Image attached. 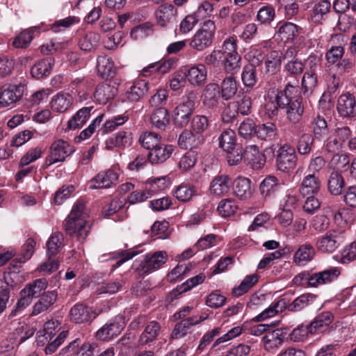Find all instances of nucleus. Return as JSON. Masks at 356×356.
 <instances>
[{
	"mask_svg": "<svg viewBox=\"0 0 356 356\" xmlns=\"http://www.w3.org/2000/svg\"><path fill=\"white\" fill-rule=\"evenodd\" d=\"M88 216L85 203L82 200L76 201L65 220L64 228L66 232L79 241L85 240L90 230L87 220Z\"/></svg>",
	"mask_w": 356,
	"mask_h": 356,
	"instance_id": "1",
	"label": "nucleus"
},
{
	"mask_svg": "<svg viewBox=\"0 0 356 356\" xmlns=\"http://www.w3.org/2000/svg\"><path fill=\"white\" fill-rule=\"evenodd\" d=\"M293 86L288 83L284 90L268 91L265 97L264 111L265 114L273 118L277 115L279 108H284L286 104V94H290L293 90Z\"/></svg>",
	"mask_w": 356,
	"mask_h": 356,
	"instance_id": "2",
	"label": "nucleus"
},
{
	"mask_svg": "<svg viewBox=\"0 0 356 356\" xmlns=\"http://www.w3.org/2000/svg\"><path fill=\"white\" fill-rule=\"evenodd\" d=\"M215 31V22L211 19L205 21L193 35L189 44L190 47L196 51L204 50L211 44Z\"/></svg>",
	"mask_w": 356,
	"mask_h": 356,
	"instance_id": "3",
	"label": "nucleus"
},
{
	"mask_svg": "<svg viewBox=\"0 0 356 356\" xmlns=\"http://www.w3.org/2000/svg\"><path fill=\"white\" fill-rule=\"evenodd\" d=\"M297 162L298 156L293 146L284 144L279 148L276 158L277 168L279 171L289 173L295 169Z\"/></svg>",
	"mask_w": 356,
	"mask_h": 356,
	"instance_id": "4",
	"label": "nucleus"
},
{
	"mask_svg": "<svg viewBox=\"0 0 356 356\" xmlns=\"http://www.w3.org/2000/svg\"><path fill=\"white\" fill-rule=\"evenodd\" d=\"M344 241L342 232L332 229L318 238L316 242L317 250L323 253L334 252Z\"/></svg>",
	"mask_w": 356,
	"mask_h": 356,
	"instance_id": "5",
	"label": "nucleus"
},
{
	"mask_svg": "<svg viewBox=\"0 0 356 356\" xmlns=\"http://www.w3.org/2000/svg\"><path fill=\"white\" fill-rule=\"evenodd\" d=\"M74 152V147L67 141L58 139L51 145L49 155L45 161L46 165L50 166L56 163L63 162Z\"/></svg>",
	"mask_w": 356,
	"mask_h": 356,
	"instance_id": "6",
	"label": "nucleus"
},
{
	"mask_svg": "<svg viewBox=\"0 0 356 356\" xmlns=\"http://www.w3.org/2000/svg\"><path fill=\"white\" fill-rule=\"evenodd\" d=\"M195 94L190 92L183 103L177 106L174 112V121L177 125L184 127L188 124L195 108Z\"/></svg>",
	"mask_w": 356,
	"mask_h": 356,
	"instance_id": "7",
	"label": "nucleus"
},
{
	"mask_svg": "<svg viewBox=\"0 0 356 356\" xmlns=\"http://www.w3.org/2000/svg\"><path fill=\"white\" fill-rule=\"evenodd\" d=\"M293 90L290 94H286V113L289 120L296 123L300 120L303 113L304 106L302 103V97L298 95V88L293 86Z\"/></svg>",
	"mask_w": 356,
	"mask_h": 356,
	"instance_id": "8",
	"label": "nucleus"
},
{
	"mask_svg": "<svg viewBox=\"0 0 356 356\" xmlns=\"http://www.w3.org/2000/svg\"><path fill=\"white\" fill-rule=\"evenodd\" d=\"M341 275V268L339 267H330L323 270L308 275L305 280L308 286L318 287L330 284L336 280Z\"/></svg>",
	"mask_w": 356,
	"mask_h": 356,
	"instance_id": "9",
	"label": "nucleus"
},
{
	"mask_svg": "<svg viewBox=\"0 0 356 356\" xmlns=\"http://www.w3.org/2000/svg\"><path fill=\"white\" fill-rule=\"evenodd\" d=\"M24 86L8 84L0 88V107L4 108L15 104L23 96Z\"/></svg>",
	"mask_w": 356,
	"mask_h": 356,
	"instance_id": "10",
	"label": "nucleus"
},
{
	"mask_svg": "<svg viewBox=\"0 0 356 356\" xmlns=\"http://www.w3.org/2000/svg\"><path fill=\"white\" fill-rule=\"evenodd\" d=\"M352 131L347 126L337 127L329 138L326 148L330 152H335L342 149L343 144L350 137Z\"/></svg>",
	"mask_w": 356,
	"mask_h": 356,
	"instance_id": "11",
	"label": "nucleus"
},
{
	"mask_svg": "<svg viewBox=\"0 0 356 356\" xmlns=\"http://www.w3.org/2000/svg\"><path fill=\"white\" fill-rule=\"evenodd\" d=\"M168 260V254L165 251H156L154 253L147 254L140 266L144 274H148L159 269Z\"/></svg>",
	"mask_w": 356,
	"mask_h": 356,
	"instance_id": "12",
	"label": "nucleus"
},
{
	"mask_svg": "<svg viewBox=\"0 0 356 356\" xmlns=\"http://www.w3.org/2000/svg\"><path fill=\"white\" fill-rule=\"evenodd\" d=\"M177 9L172 4H162L154 13L156 24L161 27L173 24L177 20Z\"/></svg>",
	"mask_w": 356,
	"mask_h": 356,
	"instance_id": "13",
	"label": "nucleus"
},
{
	"mask_svg": "<svg viewBox=\"0 0 356 356\" xmlns=\"http://www.w3.org/2000/svg\"><path fill=\"white\" fill-rule=\"evenodd\" d=\"M337 110L339 115L343 118H350L356 115V100L350 92L341 94L337 104Z\"/></svg>",
	"mask_w": 356,
	"mask_h": 356,
	"instance_id": "14",
	"label": "nucleus"
},
{
	"mask_svg": "<svg viewBox=\"0 0 356 356\" xmlns=\"http://www.w3.org/2000/svg\"><path fill=\"white\" fill-rule=\"evenodd\" d=\"M285 329L277 328L271 330L270 328L262 337L264 348L266 350L270 352L278 349L284 342L285 335Z\"/></svg>",
	"mask_w": 356,
	"mask_h": 356,
	"instance_id": "15",
	"label": "nucleus"
},
{
	"mask_svg": "<svg viewBox=\"0 0 356 356\" xmlns=\"http://www.w3.org/2000/svg\"><path fill=\"white\" fill-rule=\"evenodd\" d=\"M221 92L218 83H210L207 84L202 95V104L209 109H216L220 100Z\"/></svg>",
	"mask_w": 356,
	"mask_h": 356,
	"instance_id": "16",
	"label": "nucleus"
},
{
	"mask_svg": "<svg viewBox=\"0 0 356 356\" xmlns=\"http://www.w3.org/2000/svg\"><path fill=\"white\" fill-rule=\"evenodd\" d=\"M209 315L206 313H202L200 315L193 316L183 319L176 324L172 332V337L174 339H180L186 336L191 326L198 324L206 320Z\"/></svg>",
	"mask_w": 356,
	"mask_h": 356,
	"instance_id": "17",
	"label": "nucleus"
},
{
	"mask_svg": "<svg viewBox=\"0 0 356 356\" xmlns=\"http://www.w3.org/2000/svg\"><path fill=\"white\" fill-rule=\"evenodd\" d=\"M188 81L194 87H200L204 85L207 79V70L206 65L202 63L191 66L185 74Z\"/></svg>",
	"mask_w": 356,
	"mask_h": 356,
	"instance_id": "18",
	"label": "nucleus"
},
{
	"mask_svg": "<svg viewBox=\"0 0 356 356\" xmlns=\"http://www.w3.org/2000/svg\"><path fill=\"white\" fill-rule=\"evenodd\" d=\"M124 327L122 320L115 319L114 321L105 324L96 332V337L102 341H108L119 335Z\"/></svg>",
	"mask_w": 356,
	"mask_h": 356,
	"instance_id": "19",
	"label": "nucleus"
},
{
	"mask_svg": "<svg viewBox=\"0 0 356 356\" xmlns=\"http://www.w3.org/2000/svg\"><path fill=\"white\" fill-rule=\"evenodd\" d=\"M319 177L314 174L305 173L299 187V191L303 197L316 195L321 188Z\"/></svg>",
	"mask_w": 356,
	"mask_h": 356,
	"instance_id": "20",
	"label": "nucleus"
},
{
	"mask_svg": "<svg viewBox=\"0 0 356 356\" xmlns=\"http://www.w3.org/2000/svg\"><path fill=\"white\" fill-rule=\"evenodd\" d=\"M118 179V175L114 170L102 171L90 181V187L95 189L109 188L112 184H115Z\"/></svg>",
	"mask_w": 356,
	"mask_h": 356,
	"instance_id": "21",
	"label": "nucleus"
},
{
	"mask_svg": "<svg viewBox=\"0 0 356 356\" xmlns=\"http://www.w3.org/2000/svg\"><path fill=\"white\" fill-rule=\"evenodd\" d=\"M70 317L75 323H88L95 318L92 308L82 303H77L71 308Z\"/></svg>",
	"mask_w": 356,
	"mask_h": 356,
	"instance_id": "22",
	"label": "nucleus"
},
{
	"mask_svg": "<svg viewBox=\"0 0 356 356\" xmlns=\"http://www.w3.org/2000/svg\"><path fill=\"white\" fill-rule=\"evenodd\" d=\"M244 158L253 169H261L266 163V156L261 152L257 146L250 145L245 147Z\"/></svg>",
	"mask_w": 356,
	"mask_h": 356,
	"instance_id": "23",
	"label": "nucleus"
},
{
	"mask_svg": "<svg viewBox=\"0 0 356 356\" xmlns=\"http://www.w3.org/2000/svg\"><path fill=\"white\" fill-rule=\"evenodd\" d=\"M331 11V3L328 0H320L312 7L310 13L312 22L321 24L325 21Z\"/></svg>",
	"mask_w": 356,
	"mask_h": 356,
	"instance_id": "24",
	"label": "nucleus"
},
{
	"mask_svg": "<svg viewBox=\"0 0 356 356\" xmlns=\"http://www.w3.org/2000/svg\"><path fill=\"white\" fill-rule=\"evenodd\" d=\"M73 103L72 95L68 92H60L51 98L50 104L53 111L64 113L72 107Z\"/></svg>",
	"mask_w": 356,
	"mask_h": 356,
	"instance_id": "25",
	"label": "nucleus"
},
{
	"mask_svg": "<svg viewBox=\"0 0 356 356\" xmlns=\"http://www.w3.org/2000/svg\"><path fill=\"white\" fill-rule=\"evenodd\" d=\"M287 307L286 298H281L272 302L268 307L253 318L255 322L264 321L270 318L274 317L279 313L282 312Z\"/></svg>",
	"mask_w": 356,
	"mask_h": 356,
	"instance_id": "26",
	"label": "nucleus"
},
{
	"mask_svg": "<svg viewBox=\"0 0 356 356\" xmlns=\"http://www.w3.org/2000/svg\"><path fill=\"white\" fill-rule=\"evenodd\" d=\"M233 192L240 200H248L253 194L251 181L246 177H237L233 182Z\"/></svg>",
	"mask_w": 356,
	"mask_h": 356,
	"instance_id": "27",
	"label": "nucleus"
},
{
	"mask_svg": "<svg viewBox=\"0 0 356 356\" xmlns=\"http://www.w3.org/2000/svg\"><path fill=\"white\" fill-rule=\"evenodd\" d=\"M230 184V178L228 175H217L210 183V193L216 196L225 195L229 191Z\"/></svg>",
	"mask_w": 356,
	"mask_h": 356,
	"instance_id": "28",
	"label": "nucleus"
},
{
	"mask_svg": "<svg viewBox=\"0 0 356 356\" xmlns=\"http://www.w3.org/2000/svg\"><path fill=\"white\" fill-rule=\"evenodd\" d=\"M174 151V147L161 143L153 150L149 151L147 156L152 163H163L168 160Z\"/></svg>",
	"mask_w": 356,
	"mask_h": 356,
	"instance_id": "29",
	"label": "nucleus"
},
{
	"mask_svg": "<svg viewBox=\"0 0 356 356\" xmlns=\"http://www.w3.org/2000/svg\"><path fill=\"white\" fill-rule=\"evenodd\" d=\"M57 292L56 291H48L44 293L38 302L33 305L31 316H37L43 312L47 311L51 305L54 304L57 299Z\"/></svg>",
	"mask_w": 356,
	"mask_h": 356,
	"instance_id": "30",
	"label": "nucleus"
},
{
	"mask_svg": "<svg viewBox=\"0 0 356 356\" xmlns=\"http://www.w3.org/2000/svg\"><path fill=\"white\" fill-rule=\"evenodd\" d=\"M118 93V88L110 84L102 83L97 86L94 93L95 100L100 104H106Z\"/></svg>",
	"mask_w": 356,
	"mask_h": 356,
	"instance_id": "31",
	"label": "nucleus"
},
{
	"mask_svg": "<svg viewBox=\"0 0 356 356\" xmlns=\"http://www.w3.org/2000/svg\"><path fill=\"white\" fill-rule=\"evenodd\" d=\"M198 195L197 188L192 184L184 182L174 191L175 198L181 202H188Z\"/></svg>",
	"mask_w": 356,
	"mask_h": 356,
	"instance_id": "32",
	"label": "nucleus"
},
{
	"mask_svg": "<svg viewBox=\"0 0 356 356\" xmlns=\"http://www.w3.org/2000/svg\"><path fill=\"white\" fill-rule=\"evenodd\" d=\"M100 38V35L97 32H86L79 40V47L82 51L87 52L93 51L99 47Z\"/></svg>",
	"mask_w": 356,
	"mask_h": 356,
	"instance_id": "33",
	"label": "nucleus"
},
{
	"mask_svg": "<svg viewBox=\"0 0 356 356\" xmlns=\"http://www.w3.org/2000/svg\"><path fill=\"white\" fill-rule=\"evenodd\" d=\"M97 70L102 78L112 77L115 74L116 68L111 57L101 54L97 58Z\"/></svg>",
	"mask_w": 356,
	"mask_h": 356,
	"instance_id": "34",
	"label": "nucleus"
},
{
	"mask_svg": "<svg viewBox=\"0 0 356 356\" xmlns=\"http://www.w3.org/2000/svg\"><path fill=\"white\" fill-rule=\"evenodd\" d=\"M204 141V138L200 134H195L192 131H184L179 136V145L184 149H193L197 147Z\"/></svg>",
	"mask_w": 356,
	"mask_h": 356,
	"instance_id": "35",
	"label": "nucleus"
},
{
	"mask_svg": "<svg viewBox=\"0 0 356 356\" xmlns=\"http://www.w3.org/2000/svg\"><path fill=\"white\" fill-rule=\"evenodd\" d=\"M299 27L291 22H284L278 27L277 34L282 41L293 42L298 37Z\"/></svg>",
	"mask_w": 356,
	"mask_h": 356,
	"instance_id": "36",
	"label": "nucleus"
},
{
	"mask_svg": "<svg viewBox=\"0 0 356 356\" xmlns=\"http://www.w3.org/2000/svg\"><path fill=\"white\" fill-rule=\"evenodd\" d=\"M315 254L314 246L309 243H305L301 245L295 252L293 261L298 265H303L312 261Z\"/></svg>",
	"mask_w": 356,
	"mask_h": 356,
	"instance_id": "37",
	"label": "nucleus"
},
{
	"mask_svg": "<svg viewBox=\"0 0 356 356\" xmlns=\"http://www.w3.org/2000/svg\"><path fill=\"white\" fill-rule=\"evenodd\" d=\"M238 91V83L233 76H227L222 81L220 86V92L222 99L227 101L231 99Z\"/></svg>",
	"mask_w": 356,
	"mask_h": 356,
	"instance_id": "38",
	"label": "nucleus"
},
{
	"mask_svg": "<svg viewBox=\"0 0 356 356\" xmlns=\"http://www.w3.org/2000/svg\"><path fill=\"white\" fill-rule=\"evenodd\" d=\"M334 320V315L331 312H321L310 323L309 330L311 334L315 333L321 329L329 326Z\"/></svg>",
	"mask_w": 356,
	"mask_h": 356,
	"instance_id": "39",
	"label": "nucleus"
},
{
	"mask_svg": "<svg viewBox=\"0 0 356 356\" xmlns=\"http://www.w3.org/2000/svg\"><path fill=\"white\" fill-rule=\"evenodd\" d=\"M39 26H32L18 33L13 40V46L17 49L27 48L33 38L34 33Z\"/></svg>",
	"mask_w": 356,
	"mask_h": 356,
	"instance_id": "40",
	"label": "nucleus"
},
{
	"mask_svg": "<svg viewBox=\"0 0 356 356\" xmlns=\"http://www.w3.org/2000/svg\"><path fill=\"white\" fill-rule=\"evenodd\" d=\"M149 90V84L145 80H138L134 83L127 92V97L132 102H137L143 98Z\"/></svg>",
	"mask_w": 356,
	"mask_h": 356,
	"instance_id": "41",
	"label": "nucleus"
},
{
	"mask_svg": "<svg viewBox=\"0 0 356 356\" xmlns=\"http://www.w3.org/2000/svg\"><path fill=\"white\" fill-rule=\"evenodd\" d=\"M93 106L83 107L79 109L67 122L69 129H76L82 127L90 116Z\"/></svg>",
	"mask_w": 356,
	"mask_h": 356,
	"instance_id": "42",
	"label": "nucleus"
},
{
	"mask_svg": "<svg viewBox=\"0 0 356 356\" xmlns=\"http://www.w3.org/2000/svg\"><path fill=\"white\" fill-rule=\"evenodd\" d=\"M64 236L61 232L53 233L47 242V257H52L56 255L63 247Z\"/></svg>",
	"mask_w": 356,
	"mask_h": 356,
	"instance_id": "43",
	"label": "nucleus"
},
{
	"mask_svg": "<svg viewBox=\"0 0 356 356\" xmlns=\"http://www.w3.org/2000/svg\"><path fill=\"white\" fill-rule=\"evenodd\" d=\"M52 58H46L38 60L31 68V73L36 79H40L50 74L54 65Z\"/></svg>",
	"mask_w": 356,
	"mask_h": 356,
	"instance_id": "44",
	"label": "nucleus"
},
{
	"mask_svg": "<svg viewBox=\"0 0 356 356\" xmlns=\"http://www.w3.org/2000/svg\"><path fill=\"white\" fill-rule=\"evenodd\" d=\"M161 326L158 322L154 321L149 322L139 338V345L144 346L155 340L159 334Z\"/></svg>",
	"mask_w": 356,
	"mask_h": 356,
	"instance_id": "45",
	"label": "nucleus"
},
{
	"mask_svg": "<svg viewBox=\"0 0 356 356\" xmlns=\"http://www.w3.org/2000/svg\"><path fill=\"white\" fill-rule=\"evenodd\" d=\"M151 124L156 128L163 129L170 122V117L168 111L159 107L153 111L150 117Z\"/></svg>",
	"mask_w": 356,
	"mask_h": 356,
	"instance_id": "46",
	"label": "nucleus"
},
{
	"mask_svg": "<svg viewBox=\"0 0 356 356\" xmlns=\"http://www.w3.org/2000/svg\"><path fill=\"white\" fill-rule=\"evenodd\" d=\"M314 299L315 296L312 294H302L294 299L292 302L289 303L287 302V307L286 309L292 312H300L312 303Z\"/></svg>",
	"mask_w": 356,
	"mask_h": 356,
	"instance_id": "47",
	"label": "nucleus"
},
{
	"mask_svg": "<svg viewBox=\"0 0 356 356\" xmlns=\"http://www.w3.org/2000/svg\"><path fill=\"white\" fill-rule=\"evenodd\" d=\"M259 276L254 273L246 275L241 284L232 289V294L236 297H239L246 293L258 282Z\"/></svg>",
	"mask_w": 356,
	"mask_h": 356,
	"instance_id": "48",
	"label": "nucleus"
},
{
	"mask_svg": "<svg viewBox=\"0 0 356 356\" xmlns=\"http://www.w3.org/2000/svg\"><path fill=\"white\" fill-rule=\"evenodd\" d=\"M345 181L342 175L337 171H333L328 179V190L334 195L341 194Z\"/></svg>",
	"mask_w": 356,
	"mask_h": 356,
	"instance_id": "49",
	"label": "nucleus"
},
{
	"mask_svg": "<svg viewBox=\"0 0 356 356\" xmlns=\"http://www.w3.org/2000/svg\"><path fill=\"white\" fill-rule=\"evenodd\" d=\"M219 147L225 152L230 151L232 147L238 145L236 143V134L232 129L224 130L218 137Z\"/></svg>",
	"mask_w": 356,
	"mask_h": 356,
	"instance_id": "50",
	"label": "nucleus"
},
{
	"mask_svg": "<svg viewBox=\"0 0 356 356\" xmlns=\"http://www.w3.org/2000/svg\"><path fill=\"white\" fill-rule=\"evenodd\" d=\"M48 286L47 281L44 278L34 280L22 290V294L29 295L31 298L38 296Z\"/></svg>",
	"mask_w": 356,
	"mask_h": 356,
	"instance_id": "51",
	"label": "nucleus"
},
{
	"mask_svg": "<svg viewBox=\"0 0 356 356\" xmlns=\"http://www.w3.org/2000/svg\"><path fill=\"white\" fill-rule=\"evenodd\" d=\"M279 187V181L274 176L266 177L259 185V191L264 197H270Z\"/></svg>",
	"mask_w": 356,
	"mask_h": 356,
	"instance_id": "52",
	"label": "nucleus"
},
{
	"mask_svg": "<svg viewBox=\"0 0 356 356\" xmlns=\"http://www.w3.org/2000/svg\"><path fill=\"white\" fill-rule=\"evenodd\" d=\"M350 160L346 154H335L328 163V167L338 171H346L349 168Z\"/></svg>",
	"mask_w": 356,
	"mask_h": 356,
	"instance_id": "53",
	"label": "nucleus"
},
{
	"mask_svg": "<svg viewBox=\"0 0 356 356\" xmlns=\"http://www.w3.org/2000/svg\"><path fill=\"white\" fill-rule=\"evenodd\" d=\"M314 136L309 133L302 134L298 140L296 148L301 155L309 154L313 147Z\"/></svg>",
	"mask_w": 356,
	"mask_h": 356,
	"instance_id": "54",
	"label": "nucleus"
},
{
	"mask_svg": "<svg viewBox=\"0 0 356 356\" xmlns=\"http://www.w3.org/2000/svg\"><path fill=\"white\" fill-rule=\"evenodd\" d=\"M169 184V178L167 176H163L148 180L145 185L149 192L152 193L153 196L156 193L165 190Z\"/></svg>",
	"mask_w": 356,
	"mask_h": 356,
	"instance_id": "55",
	"label": "nucleus"
},
{
	"mask_svg": "<svg viewBox=\"0 0 356 356\" xmlns=\"http://www.w3.org/2000/svg\"><path fill=\"white\" fill-rule=\"evenodd\" d=\"M345 54V48L343 46L332 45L325 53V60L330 65H336L343 58Z\"/></svg>",
	"mask_w": 356,
	"mask_h": 356,
	"instance_id": "56",
	"label": "nucleus"
},
{
	"mask_svg": "<svg viewBox=\"0 0 356 356\" xmlns=\"http://www.w3.org/2000/svg\"><path fill=\"white\" fill-rule=\"evenodd\" d=\"M277 128L275 124L266 122L259 124L255 129V134L262 140L271 139L276 135Z\"/></svg>",
	"mask_w": 356,
	"mask_h": 356,
	"instance_id": "57",
	"label": "nucleus"
},
{
	"mask_svg": "<svg viewBox=\"0 0 356 356\" xmlns=\"http://www.w3.org/2000/svg\"><path fill=\"white\" fill-rule=\"evenodd\" d=\"M139 140L141 145L149 151L153 150L161 143L159 135L153 132L144 133L140 137Z\"/></svg>",
	"mask_w": 356,
	"mask_h": 356,
	"instance_id": "58",
	"label": "nucleus"
},
{
	"mask_svg": "<svg viewBox=\"0 0 356 356\" xmlns=\"http://www.w3.org/2000/svg\"><path fill=\"white\" fill-rule=\"evenodd\" d=\"M317 84L316 73L305 72L302 79V88L304 94H312Z\"/></svg>",
	"mask_w": 356,
	"mask_h": 356,
	"instance_id": "59",
	"label": "nucleus"
},
{
	"mask_svg": "<svg viewBox=\"0 0 356 356\" xmlns=\"http://www.w3.org/2000/svg\"><path fill=\"white\" fill-rule=\"evenodd\" d=\"M104 116V114H100L95 119H94L90 125L86 129L83 130L80 134L75 138V142L81 143V141L89 138L94 134L97 127L100 125L103 120Z\"/></svg>",
	"mask_w": 356,
	"mask_h": 356,
	"instance_id": "60",
	"label": "nucleus"
},
{
	"mask_svg": "<svg viewBox=\"0 0 356 356\" xmlns=\"http://www.w3.org/2000/svg\"><path fill=\"white\" fill-rule=\"evenodd\" d=\"M80 19L75 16H68L64 19L56 20L52 24L51 29L54 33H59L74 24H79Z\"/></svg>",
	"mask_w": 356,
	"mask_h": 356,
	"instance_id": "61",
	"label": "nucleus"
},
{
	"mask_svg": "<svg viewBox=\"0 0 356 356\" xmlns=\"http://www.w3.org/2000/svg\"><path fill=\"white\" fill-rule=\"evenodd\" d=\"M275 17V11L273 6L266 5L257 12V20L261 24H270Z\"/></svg>",
	"mask_w": 356,
	"mask_h": 356,
	"instance_id": "62",
	"label": "nucleus"
},
{
	"mask_svg": "<svg viewBox=\"0 0 356 356\" xmlns=\"http://www.w3.org/2000/svg\"><path fill=\"white\" fill-rule=\"evenodd\" d=\"M129 118L127 115H120L114 116L111 119L106 120L102 127V133L107 134L114 131L118 127L124 124Z\"/></svg>",
	"mask_w": 356,
	"mask_h": 356,
	"instance_id": "63",
	"label": "nucleus"
},
{
	"mask_svg": "<svg viewBox=\"0 0 356 356\" xmlns=\"http://www.w3.org/2000/svg\"><path fill=\"white\" fill-rule=\"evenodd\" d=\"M241 79L245 87L252 88L257 81L255 67L245 65L243 69Z\"/></svg>",
	"mask_w": 356,
	"mask_h": 356,
	"instance_id": "64",
	"label": "nucleus"
}]
</instances>
